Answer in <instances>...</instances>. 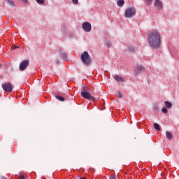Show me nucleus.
<instances>
[{
	"label": "nucleus",
	"instance_id": "obj_1",
	"mask_svg": "<svg viewBox=\"0 0 179 179\" xmlns=\"http://www.w3.org/2000/svg\"><path fill=\"white\" fill-rule=\"evenodd\" d=\"M148 41L152 48H160L162 35L157 31H152L148 34Z\"/></svg>",
	"mask_w": 179,
	"mask_h": 179
},
{
	"label": "nucleus",
	"instance_id": "obj_2",
	"mask_svg": "<svg viewBox=\"0 0 179 179\" xmlns=\"http://www.w3.org/2000/svg\"><path fill=\"white\" fill-rule=\"evenodd\" d=\"M81 61L85 65H90L92 64V59L87 51H85L80 56Z\"/></svg>",
	"mask_w": 179,
	"mask_h": 179
},
{
	"label": "nucleus",
	"instance_id": "obj_3",
	"mask_svg": "<svg viewBox=\"0 0 179 179\" xmlns=\"http://www.w3.org/2000/svg\"><path fill=\"white\" fill-rule=\"evenodd\" d=\"M136 13V10L134 8H129L125 10L124 16L125 17H134Z\"/></svg>",
	"mask_w": 179,
	"mask_h": 179
},
{
	"label": "nucleus",
	"instance_id": "obj_4",
	"mask_svg": "<svg viewBox=\"0 0 179 179\" xmlns=\"http://www.w3.org/2000/svg\"><path fill=\"white\" fill-rule=\"evenodd\" d=\"M2 88L4 90V92H8L9 93H10L12 90H13L12 84L9 83H6L2 84Z\"/></svg>",
	"mask_w": 179,
	"mask_h": 179
},
{
	"label": "nucleus",
	"instance_id": "obj_5",
	"mask_svg": "<svg viewBox=\"0 0 179 179\" xmlns=\"http://www.w3.org/2000/svg\"><path fill=\"white\" fill-rule=\"evenodd\" d=\"M29 64H30V61L29 59L22 61L20 64V71H24L27 66H29Z\"/></svg>",
	"mask_w": 179,
	"mask_h": 179
},
{
	"label": "nucleus",
	"instance_id": "obj_6",
	"mask_svg": "<svg viewBox=\"0 0 179 179\" xmlns=\"http://www.w3.org/2000/svg\"><path fill=\"white\" fill-rule=\"evenodd\" d=\"M84 31L89 33L92 30V24L89 22H84L82 25Z\"/></svg>",
	"mask_w": 179,
	"mask_h": 179
},
{
	"label": "nucleus",
	"instance_id": "obj_7",
	"mask_svg": "<svg viewBox=\"0 0 179 179\" xmlns=\"http://www.w3.org/2000/svg\"><path fill=\"white\" fill-rule=\"evenodd\" d=\"M80 95L87 100H94V97L90 92H80Z\"/></svg>",
	"mask_w": 179,
	"mask_h": 179
},
{
	"label": "nucleus",
	"instance_id": "obj_8",
	"mask_svg": "<svg viewBox=\"0 0 179 179\" xmlns=\"http://www.w3.org/2000/svg\"><path fill=\"white\" fill-rule=\"evenodd\" d=\"M144 70L145 69H143V67H142L141 66H138L135 69V74L139 75V73H141V72H143Z\"/></svg>",
	"mask_w": 179,
	"mask_h": 179
},
{
	"label": "nucleus",
	"instance_id": "obj_9",
	"mask_svg": "<svg viewBox=\"0 0 179 179\" xmlns=\"http://www.w3.org/2000/svg\"><path fill=\"white\" fill-rule=\"evenodd\" d=\"M154 5L157 9H162V8H163V3L160 1H156Z\"/></svg>",
	"mask_w": 179,
	"mask_h": 179
},
{
	"label": "nucleus",
	"instance_id": "obj_10",
	"mask_svg": "<svg viewBox=\"0 0 179 179\" xmlns=\"http://www.w3.org/2000/svg\"><path fill=\"white\" fill-rule=\"evenodd\" d=\"M166 138L171 141V139H173V134L170 131H166Z\"/></svg>",
	"mask_w": 179,
	"mask_h": 179
},
{
	"label": "nucleus",
	"instance_id": "obj_11",
	"mask_svg": "<svg viewBox=\"0 0 179 179\" xmlns=\"http://www.w3.org/2000/svg\"><path fill=\"white\" fill-rule=\"evenodd\" d=\"M165 107L166 108H171L173 107V104L170 101H164Z\"/></svg>",
	"mask_w": 179,
	"mask_h": 179
},
{
	"label": "nucleus",
	"instance_id": "obj_12",
	"mask_svg": "<svg viewBox=\"0 0 179 179\" xmlns=\"http://www.w3.org/2000/svg\"><path fill=\"white\" fill-rule=\"evenodd\" d=\"M115 79L117 82H124V78H122L121 76H115Z\"/></svg>",
	"mask_w": 179,
	"mask_h": 179
},
{
	"label": "nucleus",
	"instance_id": "obj_13",
	"mask_svg": "<svg viewBox=\"0 0 179 179\" xmlns=\"http://www.w3.org/2000/svg\"><path fill=\"white\" fill-rule=\"evenodd\" d=\"M89 92V88L86 86L83 87V91L81 93H87Z\"/></svg>",
	"mask_w": 179,
	"mask_h": 179
},
{
	"label": "nucleus",
	"instance_id": "obj_14",
	"mask_svg": "<svg viewBox=\"0 0 179 179\" xmlns=\"http://www.w3.org/2000/svg\"><path fill=\"white\" fill-rule=\"evenodd\" d=\"M56 99H57V100H59V101H65V98L61 96L57 95Z\"/></svg>",
	"mask_w": 179,
	"mask_h": 179
},
{
	"label": "nucleus",
	"instance_id": "obj_15",
	"mask_svg": "<svg viewBox=\"0 0 179 179\" xmlns=\"http://www.w3.org/2000/svg\"><path fill=\"white\" fill-rule=\"evenodd\" d=\"M154 128L155 129H157V131H160V125L157 123L154 124Z\"/></svg>",
	"mask_w": 179,
	"mask_h": 179
},
{
	"label": "nucleus",
	"instance_id": "obj_16",
	"mask_svg": "<svg viewBox=\"0 0 179 179\" xmlns=\"http://www.w3.org/2000/svg\"><path fill=\"white\" fill-rule=\"evenodd\" d=\"M117 3L119 6H123V5L125 3V1H117Z\"/></svg>",
	"mask_w": 179,
	"mask_h": 179
},
{
	"label": "nucleus",
	"instance_id": "obj_17",
	"mask_svg": "<svg viewBox=\"0 0 179 179\" xmlns=\"http://www.w3.org/2000/svg\"><path fill=\"white\" fill-rule=\"evenodd\" d=\"M8 3L10 6H15V2H13V1H8Z\"/></svg>",
	"mask_w": 179,
	"mask_h": 179
},
{
	"label": "nucleus",
	"instance_id": "obj_18",
	"mask_svg": "<svg viewBox=\"0 0 179 179\" xmlns=\"http://www.w3.org/2000/svg\"><path fill=\"white\" fill-rule=\"evenodd\" d=\"M19 179H26V178H24V174L23 173V172H20V178Z\"/></svg>",
	"mask_w": 179,
	"mask_h": 179
},
{
	"label": "nucleus",
	"instance_id": "obj_19",
	"mask_svg": "<svg viewBox=\"0 0 179 179\" xmlns=\"http://www.w3.org/2000/svg\"><path fill=\"white\" fill-rule=\"evenodd\" d=\"M162 112L164 114H167V113L169 112V110H167V108H163L162 109Z\"/></svg>",
	"mask_w": 179,
	"mask_h": 179
},
{
	"label": "nucleus",
	"instance_id": "obj_20",
	"mask_svg": "<svg viewBox=\"0 0 179 179\" xmlns=\"http://www.w3.org/2000/svg\"><path fill=\"white\" fill-rule=\"evenodd\" d=\"M117 97H118L119 99H121L122 97V95L121 94V92H117L116 94Z\"/></svg>",
	"mask_w": 179,
	"mask_h": 179
},
{
	"label": "nucleus",
	"instance_id": "obj_21",
	"mask_svg": "<svg viewBox=\"0 0 179 179\" xmlns=\"http://www.w3.org/2000/svg\"><path fill=\"white\" fill-rule=\"evenodd\" d=\"M38 5H44V1H37Z\"/></svg>",
	"mask_w": 179,
	"mask_h": 179
},
{
	"label": "nucleus",
	"instance_id": "obj_22",
	"mask_svg": "<svg viewBox=\"0 0 179 179\" xmlns=\"http://www.w3.org/2000/svg\"><path fill=\"white\" fill-rule=\"evenodd\" d=\"M116 177L115 175H112L110 176V177L109 178V179H116Z\"/></svg>",
	"mask_w": 179,
	"mask_h": 179
},
{
	"label": "nucleus",
	"instance_id": "obj_23",
	"mask_svg": "<svg viewBox=\"0 0 179 179\" xmlns=\"http://www.w3.org/2000/svg\"><path fill=\"white\" fill-rule=\"evenodd\" d=\"M73 5H78V3H79L78 1H73Z\"/></svg>",
	"mask_w": 179,
	"mask_h": 179
},
{
	"label": "nucleus",
	"instance_id": "obj_24",
	"mask_svg": "<svg viewBox=\"0 0 179 179\" xmlns=\"http://www.w3.org/2000/svg\"><path fill=\"white\" fill-rule=\"evenodd\" d=\"M13 50H16L17 48H19V46L17 45H13Z\"/></svg>",
	"mask_w": 179,
	"mask_h": 179
},
{
	"label": "nucleus",
	"instance_id": "obj_25",
	"mask_svg": "<svg viewBox=\"0 0 179 179\" xmlns=\"http://www.w3.org/2000/svg\"><path fill=\"white\" fill-rule=\"evenodd\" d=\"M80 179H86V178H85V177H81V178H80Z\"/></svg>",
	"mask_w": 179,
	"mask_h": 179
},
{
	"label": "nucleus",
	"instance_id": "obj_26",
	"mask_svg": "<svg viewBox=\"0 0 179 179\" xmlns=\"http://www.w3.org/2000/svg\"><path fill=\"white\" fill-rule=\"evenodd\" d=\"M24 3L26 5L27 3V1H24Z\"/></svg>",
	"mask_w": 179,
	"mask_h": 179
},
{
	"label": "nucleus",
	"instance_id": "obj_27",
	"mask_svg": "<svg viewBox=\"0 0 179 179\" xmlns=\"http://www.w3.org/2000/svg\"><path fill=\"white\" fill-rule=\"evenodd\" d=\"M108 47H111V45L110 44H108Z\"/></svg>",
	"mask_w": 179,
	"mask_h": 179
},
{
	"label": "nucleus",
	"instance_id": "obj_28",
	"mask_svg": "<svg viewBox=\"0 0 179 179\" xmlns=\"http://www.w3.org/2000/svg\"><path fill=\"white\" fill-rule=\"evenodd\" d=\"M36 1H43V0H36Z\"/></svg>",
	"mask_w": 179,
	"mask_h": 179
},
{
	"label": "nucleus",
	"instance_id": "obj_29",
	"mask_svg": "<svg viewBox=\"0 0 179 179\" xmlns=\"http://www.w3.org/2000/svg\"><path fill=\"white\" fill-rule=\"evenodd\" d=\"M72 1H78V0H72Z\"/></svg>",
	"mask_w": 179,
	"mask_h": 179
},
{
	"label": "nucleus",
	"instance_id": "obj_30",
	"mask_svg": "<svg viewBox=\"0 0 179 179\" xmlns=\"http://www.w3.org/2000/svg\"><path fill=\"white\" fill-rule=\"evenodd\" d=\"M1 65L0 64V68H1Z\"/></svg>",
	"mask_w": 179,
	"mask_h": 179
},
{
	"label": "nucleus",
	"instance_id": "obj_31",
	"mask_svg": "<svg viewBox=\"0 0 179 179\" xmlns=\"http://www.w3.org/2000/svg\"><path fill=\"white\" fill-rule=\"evenodd\" d=\"M119 1H123V0H119Z\"/></svg>",
	"mask_w": 179,
	"mask_h": 179
}]
</instances>
